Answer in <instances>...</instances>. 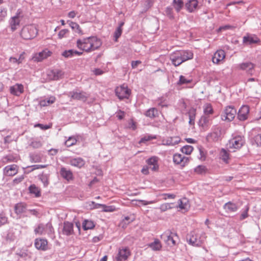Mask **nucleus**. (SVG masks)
<instances>
[{
	"instance_id": "1",
	"label": "nucleus",
	"mask_w": 261,
	"mask_h": 261,
	"mask_svg": "<svg viewBox=\"0 0 261 261\" xmlns=\"http://www.w3.org/2000/svg\"><path fill=\"white\" fill-rule=\"evenodd\" d=\"M101 40L96 36H91L78 39L76 46L87 53H90L98 49L101 45Z\"/></svg>"
},
{
	"instance_id": "2",
	"label": "nucleus",
	"mask_w": 261,
	"mask_h": 261,
	"mask_svg": "<svg viewBox=\"0 0 261 261\" xmlns=\"http://www.w3.org/2000/svg\"><path fill=\"white\" fill-rule=\"evenodd\" d=\"M37 34V30L33 25H29L24 27L20 33L21 37L25 40L34 38Z\"/></svg>"
},
{
	"instance_id": "3",
	"label": "nucleus",
	"mask_w": 261,
	"mask_h": 261,
	"mask_svg": "<svg viewBox=\"0 0 261 261\" xmlns=\"http://www.w3.org/2000/svg\"><path fill=\"white\" fill-rule=\"evenodd\" d=\"M169 245L174 246L178 240V237L176 233L172 232L170 229L167 230L161 236Z\"/></svg>"
},
{
	"instance_id": "4",
	"label": "nucleus",
	"mask_w": 261,
	"mask_h": 261,
	"mask_svg": "<svg viewBox=\"0 0 261 261\" xmlns=\"http://www.w3.org/2000/svg\"><path fill=\"white\" fill-rule=\"evenodd\" d=\"M244 143V137L238 136L230 139L227 144V146L230 149H238L240 148Z\"/></svg>"
},
{
	"instance_id": "5",
	"label": "nucleus",
	"mask_w": 261,
	"mask_h": 261,
	"mask_svg": "<svg viewBox=\"0 0 261 261\" xmlns=\"http://www.w3.org/2000/svg\"><path fill=\"white\" fill-rule=\"evenodd\" d=\"M221 128L215 126L212 128V132L208 134L206 139L208 142H216L221 139Z\"/></svg>"
},
{
	"instance_id": "6",
	"label": "nucleus",
	"mask_w": 261,
	"mask_h": 261,
	"mask_svg": "<svg viewBox=\"0 0 261 261\" xmlns=\"http://www.w3.org/2000/svg\"><path fill=\"white\" fill-rule=\"evenodd\" d=\"M115 93L120 99H128L131 93V91L126 85L123 84L116 88Z\"/></svg>"
},
{
	"instance_id": "7",
	"label": "nucleus",
	"mask_w": 261,
	"mask_h": 261,
	"mask_svg": "<svg viewBox=\"0 0 261 261\" xmlns=\"http://www.w3.org/2000/svg\"><path fill=\"white\" fill-rule=\"evenodd\" d=\"M237 114V110L232 106H227L225 108L224 113L222 115V119L231 121L233 120Z\"/></svg>"
},
{
	"instance_id": "8",
	"label": "nucleus",
	"mask_w": 261,
	"mask_h": 261,
	"mask_svg": "<svg viewBox=\"0 0 261 261\" xmlns=\"http://www.w3.org/2000/svg\"><path fill=\"white\" fill-rule=\"evenodd\" d=\"M260 42L257 36L254 34H247L243 38V43L246 45L258 44Z\"/></svg>"
},
{
	"instance_id": "9",
	"label": "nucleus",
	"mask_w": 261,
	"mask_h": 261,
	"mask_svg": "<svg viewBox=\"0 0 261 261\" xmlns=\"http://www.w3.org/2000/svg\"><path fill=\"white\" fill-rule=\"evenodd\" d=\"M255 64L250 62H243L237 65V68L240 70H245L248 74L252 75L254 71Z\"/></svg>"
},
{
	"instance_id": "10",
	"label": "nucleus",
	"mask_w": 261,
	"mask_h": 261,
	"mask_svg": "<svg viewBox=\"0 0 261 261\" xmlns=\"http://www.w3.org/2000/svg\"><path fill=\"white\" fill-rule=\"evenodd\" d=\"M130 255V251L127 247L120 248L116 257L117 261H125Z\"/></svg>"
},
{
	"instance_id": "11",
	"label": "nucleus",
	"mask_w": 261,
	"mask_h": 261,
	"mask_svg": "<svg viewBox=\"0 0 261 261\" xmlns=\"http://www.w3.org/2000/svg\"><path fill=\"white\" fill-rule=\"evenodd\" d=\"M212 121V118L210 116L203 115L199 121V126L203 130H206L211 126Z\"/></svg>"
},
{
	"instance_id": "12",
	"label": "nucleus",
	"mask_w": 261,
	"mask_h": 261,
	"mask_svg": "<svg viewBox=\"0 0 261 261\" xmlns=\"http://www.w3.org/2000/svg\"><path fill=\"white\" fill-rule=\"evenodd\" d=\"M173 162L176 164H180L181 166L185 167L189 161L190 158L186 157L179 153H176L173 155Z\"/></svg>"
},
{
	"instance_id": "13",
	"label": "nucleus",
	"mask_w": 261,
	"mask_h": 261,
	"mask_svg": "<svg viewBox=\"0 0 261 261\" xmlns=\"http://www.w3.org/2000/svg\"><path fill=\"white\" fill-rule=\"evenodd\" d=\"M249 107L246 105L242 106L238 113V118L240 121H245L248 118Z\"/></svg>"
},
{
	"instance_id": "14",
	"label": "nucleus",
	"mask_w": 261,
	"mask_h": 261,
	"mask_svg": "<svg viewBox=\"0 0 261 261\" xmlns=\"http://www.w3.org/2000/svg\"><path fill=\"white\" fill-rule=\"evenodd\" d=\"M169 59L172 64L176 67L179 66L183 63V60L181 59V55L179 51H176L171 54L169 56Z\"/></svg>"
},
{
	"instance_id": "15",
	"label": "nucleus",
	"mask_w": 261,
	"mask_h": 261,
	"mask_svg": "<svg viewBox=\"0 0 261 261\" xmlns=\"http://www.w3.org/2000/svg\"><path fill=\"white\" fill-rule=\"evenodd\" d=\"M50 54L51 52L50 51L47 49H45L41 52L34 54L32 57V60L37 62H41L43 60L50 56Z\"/></svg>"
},
{
	"instance_id": "16",
	"label": "nucleus",
	"mask_w": 261,
	"mask_h": 261,
	"mask_svg": "<svg viewBox=\"0 0 261 261\" xmlns=\"http://www.w3.org/2000/svg\"><path fill=\"white\" fill-rule=\"evenodd\" d=\"M158 161L159 158L153 156L146 160V163L152 171H155L159 169Z\"/></svg>"
},
{
	"instance_id": "17",
	"label": "nucleus",
	"mask_w": 261,
	"mask_h": 261,
	"mask_svg": "<svg viewBox=\"0 0 261 261\" xmlns=\"http://www.w3.org/2000/svg\"><path fill=\"white\" fill-rule=\"evenodd\" d=\"M47 75L50 80L57 81L63 77V72L59 69L51 70L48 71Z\"/></svg>"
},
{
	"instance_id": "18",
	"label": "nucleus",
	"mask_w": 261,
	"mask_h": 261,
	"mask_svg": "<svg viewBox=\"0 0 261 261\" xmlns=\"http://www.w3.org/2000/svg\"><path fill=\"white\" fill-rule=\"evenodd\" d=\"M17 166L14 164L7 166L4 169V174L6 176H14L17 174Z\"/></svg>"
},
{
	"instance_id": "19",
	"label": "nucleus",
	"mask_w": 261,
	"mask_h": 261,
	"mask_svg": "<svg viewBox=\"0 0 261 261\" xmlns=\"http://www.w3.org/2000/svg\"><path fill=\"white\" fill-rule=\"evenodd\" d=\"M10 92L11 94L19 96L23 92V86L20 84H16L10 87Z\"/></svg>"
},
{
	"instance_id": "20",
	"label": "nucleus",
	"mask_w": 261,
	"mask_h": 261,
	"mask_svg": "<svg viewBox=\"0 0 261 261\" xmlns=\"http://www.w3.org/2000/svg\"><path fill=\"white\" fill-rule=\"evenodd\" d=\"M225 57V53L223 50H218L214 55L212 61L214 63L219 64Z\"/></svg>"
},
{
	"instance_id": "21",
	"label": "nucleus",
	"mask_w": 261,
	"mask_h": 261,
	"mask_svg": "<svg viewBox=\"0 0 261 261\" xmlns=\"http://www.w3.org/2000/svg\"><path fill=\"white\" fill-rule=\"evenodd\" d=\"M180 141L179 137L175 136L172 137H168L162 140V143L164 145L174 146L177 144Z\"/></svg>"
},
{
	"instance_id": "22",
	"label": "nucleus",
	"mask_w": 261,
	"mask_h": 261,
	"mask_svg": "<svg viewBox=\"0 0 261 261\" xmlns=\"http://www.w3.org/2000/svg\"><path fill=\"white\" fill-rule=\"evenodd\" d=\"M35 246L38 250H46L48 248L47 241L42 239H36L35 241Z\"/></svg>"
},
{
	"instance_id": "23",
	"label": "nucleus",
	"mask_w": 261,
	"mask_h": 261,
	"mask_svg": "<svg viewBox=\"0 0 261 261\" xmlns=\"http://www.w3.org/2000/svg\"><path fill=\"white\" fill-rule=\"evenodd\" d=\"M61 176L67 181L72 180L73 179V173L70 170H67L65 167H62L60 171Z\"/></svg>"
},
{
	"instance_id": "24",
	"label": "nucleus",
	"mask_w": 261,
	"mask_h": 261,
	"mask_svg": "<svg viewBox=\"0 0 261 261\" xmlns=\"http://www.w3.org/2000/svg\"><path fill=\"white\" fill-rule=\"evenodd\" d=\"M69 163L71 166L79 168L84 166L85 164V161L81 158H71Z\"/></svg>"
},
{
	"instance_id": "25",
	"label": "nucleus",
	"mask_w": 261,
	"mask_h": 261,
	"mask_svg": "<svg viewBox=\"0 0 261 261\" xmlns=\"http://www.w3.org/2000/svg\"><path fill=\"white\" fill-rule=\"evenodd\" d=\"M69 95H70L72 99L83 101L86 100L87 97L86 93L83 92H70L69 93Z\"/></svg>"
},
{
	"instance_id": "26",
	"label": "nucleus",
	"mask_w": 261,
	"mask_h": 261,
	"mask_svg": "<svg viewBox=\"0 0 261 261\" xmlns=\"http://www.w3.org/2000/svg\"><path fill=\"white\" fill-rule=\"evenodd\" d=\"M179 52L181 55V59L183 60V63L193 58V53L192 51L188 50H179Z\"/></svg>"
},
{
	"instance_id": "27",
	"label": "nucleus",
	"mask_w": 261,
	"mask_h": 261,
	"mask_svg": "<svg viewBox=\"0 0 261 261\" xmlns=\"http://www.w3.org/2000/svg\"><path fill=\"white\" fill-rule=\"evenodd\" d=\"M223 208L227 213L235 212L238 210L237 204L230 201L225 203L223 206Z\"/></svg>"
},
{
	"instance_id": "28",
	"label": "nucleus",
	"mask_w": 261,
	"mask_h": 261,
	"mask_svg": "<svg viewBox=\"0 0 261 261\" xmlns=\"http://www.w3.org/2000/svg\"><path fill=\"white\" fill-rule=\"evenodd\" d=\"M178 203V207H179L180 209L184 210L186 211H187L189 210L190 207V204L187 198H183L181 199H179Z\"/></svg>"
},
{
	"instance_id": "29",
	"label": "nucleus",
	"mask_w": 261,
	"mask_h": 261,
	"mask_svg": "<svg viewBox=\"0 0 261 261\" xmlns=\"http://www.w3.org/2000/svg\"><path fill=\"white\" fill-rule=\"evenodd\" d=\"M14 210L17 215L23 213L27 210V205L22 202L17 203L14 206Z\"/></svg>"
},
{
	"instance_id": "30",
	"label": "nucleus",
	"mask_w": 261,
	"mask_h": 261,
	"mask_svg": "<svg viewBox=\"0 0 261 261\" xmlns=\"http://www.w3.org/2000/svg\"><path fill=\"white\" fill-rule=\"evenodd\" d=\"M198 1L197 0H190L186 4V7L187 10L190 12H193L197 7Z\"/></svg>"
},
{
	"instance_id": "31",
	"label": "nucleus",
	"mask_w": 261,
	"mask_h": 261,
	"mask_svg": "<svg viewBox=\"0 0 261 261\" xmlns=\"http://www.w3.org/2000/svg\"><path fill=\"white\" fill-rule=\"evenodd\" d=\"M148 246L153 251H160L162 247L161 242L155 239L152 243L148 244Z\"/></svg>"
},
{
	"instance_id": "32",
	"label": "nucleus",
	"mask_w": 261,
	"mask_h": 261,
	"mask_svg": "<svg viewBox=\"0 0 261 261\" xmlns=\"http://www.w3.org/2000/svg\"><path fill=\"white\" fill-rule=\"evenodd\" d=\"M144 115L150 118H154L159 115V112L158 110L155 108H151L149 109L145 112Z\"/></svg>"
},
{
	"instance_id": "33",
	"label": "nucleus",
	"mask_w": 261,
	"mask_h": 261,
	"mask_svg": "<svg viewBox=\"0 0 261 261\" xmlns=\"http://www.w3.org/2000/svg\"><path fill=\"white\" fill-rule=\"evenodd\" d=\"M56 99L55 96H51L46 99L41 100L39 101V105L41 107H46L54 103Z\"/></svg>"
},
{
	"instance_id": "34",
	"label": "nucleus",
	"mask_w": 261,
	"mask_h": 261,
	"mask_svg": "<svg viewBox=\"0 0 261 261\" xmlns=\"http://www.w3.org/2000/svg\"><path fill=\"white\" fill-rule=\"evenodd\" d=\"M19 13H17V15L11 18L10 21V24L11 29L13 31L16 29V27L20 23Z\"/></svg>"
},
{
	"instance_id": "35",
	"label": "nucleus",
	"mask_w": 261,
	"mask_h": 261,
	"mask_svg": "<svg viewBox=\"0 0 261 261\" xmlns=\"http://www.w3.org/2000/svg\"><path fill=\"white\" fill-rule=\"evenodd\" d=\"M254 131H257L258 134L253 138V144L257 147H261V130L253 129V132Z\"/></svg>"
},
{
	"instance_id": "36",
	"label": "nucleus",
	"mask_w": 261,
	"mask_h": 261,
	"mask_svg": "<svg viewBox=\"0 0 261 261\" xmlns=\"http://www.w3.org/2000/svg\"><path fill=\"white\" fill-rule=\"evenodd\" d=\"M92 203L95 205L94 207L95 208L102 207L104 212H113L115 211V207L113 206H107L105 204L96 203L94 202H92Z\"/></svg>"
},
{
	"instance_id": "37",
	"label": "nucleus",
	"mask_w": 261,
	"mask_h": 261,
	"mask_svg": "<svg viewBox=\"0 0 261 261\" xmlns=\"http://www.w3.org/2000/svg\"><path fill=\"white\" fill-rule=\"evenodd\" d=\"M69 26L75 33L79 34L80 35H83L84 34L80 26L77 23L70 21L69 23Z\"/></svg>"
},
{
	"instance_id": "38",
	"label": "nucleus",
	"mask_w": 261,
	"mask_h": 261,
	"mask_svg": "<svg viewBox=\"0 0 261 261\" xmlns=\"http://www.w3.org/2000/svg\"><path fill=\"white\" fill-rule=\"evenodd\" d=\"M29 190L30 191V193L34 194L35 197H40L41 195L40 193V190L39 188L36 186L35 185H31L29 188Z\"/></svg>"
},
{
	"instance_id": "39",
	"label": "nucleus",
	"mask_w": 261,
	"mask_h": 261,
	"mask_svg": "<svg viewBox=\"0 0 261 261\" xmlns=\"http://www.w3.org/2000/svg\"><path fill=\"white\" fill-rule=\"evenodd\" d=\"M203 115L210 116L213 114L214 111L212 105L208 103H205L203 106Z\"/></svg>"
},
{
	"instance_id": "40",
	"label": "nucleus",
	"mask_w": 261,
	"mask_h": 261,
	"mask_svg": "<svg viewBox=\"0 0 261 261\" xmlns=\"http://www.w3.org/2000/svg\"><path fill=\"white\" fill-rule=\"evenodd\" d=\"M124 24V22L122 21L120 22L119 24V26L117 27L115 32L114 33V37L115 38V41H117V39L120 37L122 34V28Z\"/></svg>"
},
{
	"instance_id": "41",
	"label": "nucleus",
	"mask_w": 261,
	"mask_h": 261,
	"mask_svg": "<svg viewBox=\"0 0 261 261\" xmlns=\"http://www.w3.org/2000/svg\"><path fill=\"white\" fill-rule=\"evenodd\" d=\"M173 6L175 10L178 12L184 7V2L182 0H173Z\"/></svg>"
},
{
	"instance_id": "42",
	"label": "nucleus",
	"mask_w": 261,
	"mask_h": 261,
	"mask_svg": "<svg viewBox=\"0 0 261 261\" xmlns=\"http://www.w3.org/2000/svg\"><path fill=\"white\" fill-rule=\"evenodd\" d=\"M95 225L93 221L85 220L82 223V228H94Z\"/></svg>"
},
{
	"instance_id": "43",
	"label": "nucleus",
	"mask_w": 261,
	"mask_h": 261,
	"mask_svg": "<svg viewBox=\"0 0 261 261\" xmlns=\"http://www.w3.org/2000/svg\"><path fill=\"white\" fill-rule=\"evenodd\" d=\"M39 179L42 182L44 187H47L49 184V175L48 174L42 173L39 176Z\"/></svg>"
},
{
	"instance_id": "44",
	"label": "nucleus",
	"mask_w": 261,
	"mask_h": 261,
	"mask_svg": "<svg viewBox=\"0 0 261 261\" xmlns=\"http://www.w3.org/2000/svg\"><path fill=\"white\" fill-rule=\"evenodd\" d=\"M187 240L189 243L193 246H197V237L194 235H189L187 237Z\"/></svg>"
},
{
	"instance_id": "45",
	"label": "nucleus",
	"mask_w": 261,
	"mask_h": 261,
	"mask_svg": "<svg viewBox=\"0 0 261 261\" xmlns=\"http://www.w3.org/2000/svg\"><path fill=\"white\" fill-rule=\"evenodd\" d=\"M220 158L226 163H228L229 160V154L227 151L224 149H222L220 153Z\"/></svg>"
},
{
	"instance_id": "46",
	"label": "nucleus",
	"mask_w": 261,
	"mask_h": 261,
	"mask_svg": "<svg viewBox=\"0 0 261 261\" xmlns=\"http://www.w3.org/2000/svg\"><path fill=\"white\" fill-rule=\"evenodd\" d=\"M153 3L154 0H144L143 2V10L144 11H147L153 6Z\"/></svg>"
},
{
	"instance_id": "47",
	"label": "nucleus",
	"mask_w": 261,
	"mask_h": 261,
	"mask_svg": "<svg viewBox=\"0 0 261 261\" xmlns=\"http://www.w3.org/2000/svg\"><path fill=\"white\" fill-rule=\"evenodd\" d=\"M192 80L191 79H187L184 75H180L179 76V81L177 82V84L178 85H181L183 84H186L191 83Z\"/></svg>"
},
{
	"instance_id": "48",
	"label": "nucleus",
	"mask_w": 261,
	"mask_h": 261,
	"mask_svg": "<svg viewBox=\"0 0 261 261\" xmlns=\"http://www.w3.org/2000/svg\"><path fill=\"white\" fill-rule=\"evenodd\" d=\"M181 151L186 154H190L193 150V147L191 145H186L180 149Z\"/></svg>"
},
{
	"instance_id": "49",
	"label": "nucleus",
	"mask_w": 261,
	"mask_h": 261,
	"mask_svg": "<svg viewBox=\"0 0 261 261\" xmlns=\"http://www.w3.org/2000/svg\"><path fill=\"white\" fill-rule=\"evenodd\" d=\"M77 140L74 137H70L65 142V145L67 147H70L76 144Z\"/></svg>"
},
{
	"instance_id": "50",
	"label": "nucleus",
	"mask_w": 261,
	"mask_h": 261,
	"mask_svg": "<svg viewBox=\"0 0 261 261\" xmlns=\"http://www.w3.org/2000/svg\"><path fill=\"white\" fill-rule=\"evenodd\" d=\"M156 139V137L155 136L151 135H147L145 136L144 137L142 138L140 141V143H145L147 141H150L152 139Z\"/></svg>"
},
{
	"instance_id": "51",
	"label": "nucleus",
	"mask_w": 261,
	"mask_h": 261,
	"mask_svg": "<svg viewBox=\"0 0 261 261\" xmlns=\"http://www.w3.org/2000/svg\"><path fill=\"white\" fill-rule=\"evenodd\" d=\"M172 203H166L162 204L160 206V210L162 212H165L166 211L172 208L171 204Z\"/></svg>"
},
{
	"instance_id": "52",
	"label": "nucleus",
	"mask_w": 261,
	"mask_h": 261,
	"mask_svg": "<svg viewBox=\"0 0 261 261\" xmlns=\"http://www.w3.org/2000/svg\"><path fill=\"white\" fill-rule=\"evenodd\" d=\"M194 171L198 174H202L205 172V167L204 166L199 165L195 168Z\"/></svg>"
},
{
	"instance_id": "53",
	"label": "nucleus",
	"mask_w": 261,
	"mask_h": 261,
	"mask_svg": "<svg viewBox=\"0 0 261 261\" xmlns=\"http://www.w3.org/2000/svg\"><path fill=\"white\" fill-rule=\"evenodd\" d=\"M69 33L68 29H63L61 30L58 33L59 38L62 39L64 37H66V35Z\"/></svg>"
},
{
	"instance_id": "54",
	"label": "nucleus",
	"mask_w": 261,
	"mask_h": 261,
	"mask_svg": "<svg viewBox=\"0 0 261 261\" xmlns=\"http://www.w3.org/2000/svg\"><path fill=\"white\" fill-rule=\"evenodd\" d=\"M166 15L170 19L173 18L172 8L171 7H167L165 10Z\"/></svg>"
},
{
	"instance_id": "55",
	"label": "nucleus",
	"mask_w": 261,
	"mask_h": 261,
	"mask_svg": "<svg viewBox=\"0 0 261 261\" xmlns=\"http://www.w3.org/2000/svg\"><path fill=\"white\" fill-rule=\"evenodd\" d=\"M7 16V10L5 8H0V21H3Z\"/></svg>"
},
{
	"instance_id": "56",
	"label": "nucleus",
	"mask_w": 261,
	"mask_h": 261,
	"mask_svg": "<svg viewBox=\"0 0 261 261\" xmlns=\"http://www.w3.org/2000/svg\"><path fill=\"white\" fill-rule=\"evenodd\" d=\"M62 55L66 57V58H69L74 56H73V49H70L68 50L64 51L62 53Z\"/></svg>"
},
{
	"instance_id": "57",
	"label": "nucleus",
	"mask_w": 261,
	"mask_h": 261,
	"mask_svg": "<svg viewBox=\"0 0 261 261\" xmlns=\"http://www.w3.org/2000/svg\"><path fill=\"white\" fill-rule=\"evenodd\" d=\"M31 146L35 148H38L42 146V143L39 141H34L31 143Z\"/></svg>"
},
{
	"instance_id": "58",
	"label": "nucleus",
	"mask_w": 261,
	"mask_h": 261,
	"mask_svg": "<svg viewBox=\"0 0 261 261\" xmlns=\"http://www.w3.org/2000/svg\"><path fill=\"white\" fill-rule=\"evenodd\" d=\"M7 222V218L3 215H0V227Z\"/></svg>"
},
{
	"instance_id": "59",
	"label": "nucleus",
	"mask_w": 261,
	"mask_h": 261,
	"mask_svg": "<svg viewBox=\"0 0 261 261\" xmlns=\"http://www.w3.org/2000/svg\"><path fill=\"white\" fill-rule=\"evenodd\" d=\"M35 127H39L42 129L46 130L50 128L48 125H43L42 124L38 123L35 125Z\"/></svg>"
},
{
	"instance_id": "60",
	"label": "nucleus",
	"mask_w": 261,
	"mask_h": 261,
	"mask_svg": "<svg viewBox=\"0 0 261 261\" xmlns=\"http://www.w3.org/2000/svg\"><path fill=\"white\" fill-rule=\"evenodd\" d=\"M24 179V177L23 175H21L18 177H17V178H15L13 182L14 184H19V182H20L21 181H22L23 180V179Z\"/></svg>"
},
{
	"instance_id": "61",
	"label": "nucleus",
	"mask_w": 261,
	"mask_h": 261,
	"mask_svg": "<svg viewBox=\"0 0 261 261\" xmlns=\"http://www.w3.org/2000/svg\"><path fill=\"white\" fill-rule=\"evenodd\" d=\"M46 167V165H35L33 166H31V167L32 168V171H33L35 169H38L40 168H44Z\"/></svg>"
},
{
	"instance_id": "62",
	"label": "nucleus",
	"mask_w": 261,
	"mask_h": 261,
	"mask_svg": "<svg viewBox=\"0 0 261 261\" xmlns=\"http://www.w3.org/2000/svg\"><path fill=\"white\" fill-rule=\"evenodd\" d=\"M124 115H125V113L123 111L119 110L117 112V117L119 119L121 120L124 118Z\"/></svg>"
},
{
	"instance_id": "63",
	"label": "nucleus",
	"mask_w": 261,
	"mask_h": 261,
	"mask_svg": "<svg viewBox=\"0 0 261 261\" xmlns=\"http://www.w3.org/2000/svg\"><path fill=\"white\" fill-rule=\"evenodd\" d=\"M248 208H247L244 212H243L241 216H240V219L241 220H243V219H245V218H246L248 215Z\"/></svg>"
},
{
	"instance_id": "64",
	"label": "nucleus",
	"mask_w": 261,
	"mask_h": 261,
	"mask_svg": "<svg viewBox=\"0 0 261 261\" xmlns=\"http://www.w3.org/2000/svg\"><path fill=\"white\" fill-rule=\"evenodd\" d=\"M13 156L11 155H7L3 158V162L7 163L13 161Z\"/></svg>"
}]
</instances>
